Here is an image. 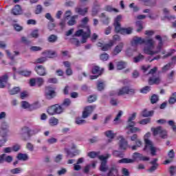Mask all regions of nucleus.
<instances>
[{"label":"nucleus","instance_id":"1","mask_svg":"<svg viewBox=\"0 0 176 176\" xmlns=\"http://www.w3.org/2000/svg\"><path fill=\"white\" fill-rule=\"evenodd\" d=\"M155 39L159 41L158 45L157 46V50L154 51L155 42L153 38L144 39L139 36H134L131 41V45L133 46H137V45H142L144 43L146 46L144 47L143 52L145 54H148L149 56H155L160 53L162 47H163V39L160 35L155 36Z\"/></svg>","mask_w":176,"mask_h":176},{"label":"nucleus","instance_id":"2","mask_svg":"<svg viewBox=\"0 0 176 176\" xmlns=\"http://www.w3.org/2000/svg\"><path fill=\"white\" fill-rule=\"evenodd\" d=\"M41 130L39 129H33L32 131L31 129L28 126H23L21 129L19 131V135L23 141H28L32 136V134L31 133H34V134H37V133H39Z\"/></svg>","mask_w":176,"mask_h":176},{"label":"nucleus","instance_id":"3","mask_svg":"<svg viewBox=\"0 0 176 176\" xmlns=\"http://www.w3.org/2000/svg\"><path fill=\"white\" fill-rule=\"evenodd\" d=\"M148 137H151L150 133H148L144 135L145 146L143 148V151L149 149L151 156H156V147L153 146V142L148 139Z\"/></svg>","mask_w":176,"mask_h":176},{"label":"nucleus","instance_id":"4","mask_svg":"<svg viewBox=\"0 0 176 176\" xmlns=\"http://www.w3.org/2000/svg\"><path fill=\"white\" fill-rule=\"evenodd\" d=\"M47 112L51 116L60 114L64 112V108L62 105L54 104L47 109Z\"/></svg>","mask_w":176,"mask_h":176},{"label":"nucleus","instance_id":"5","mask_svg":"<svg viewBox=\"0 0 176 176\" xmlns=\"http://www.w3.org/2000/svg\"><path fill=\"white\" fill-rule=\"evenodd\" d=\"M151 131H153V135H160L163 140L167 138V131L162 126L151 128Z\"/></svg>","mask_w":176,"mask_h":176},{"label":"nucleus","instance_id":"6","mask_svg":"<svg viewBox=\"0 0 176 176\" xmlns=\"http://www.w3.org/2000/svg\"><path fill=\"white\" fill-rule=\"evenodd\" d=\"M109 157H111V154H107L106 156H104V155L98 156V159L102 162L99 168L100 171H102V173H107V171H108V166L107 165V159H109Z\"/></svg>","mask_w":176,"mask_h":176},{"label":"nucleus","instance_id":"7","mask_svg":"<svg viewBox=\"0 0 176 176\" xmlns=\"http://www.w3.org/2000/svg\"><path fill=\"white\" fill-rule=\"evenodd\" d=\"M142 156V154L140 153H134L132 155L133 159H129V158H122L120 160H118V163L120 164H129V163H134L137 159H139V160H141V157Z\"/></svg>","mask_w":176,"mask_h":176},{"label":"nucleus","instance_id":"8","mask_svg":"<svg viewBox=\"0 0 176 176\" xmlns=\"http://www.w3.org/2000/svg\"><path fill=\"white\" fill-rule=\"evenodd\" d=\"M124 94H135V89L130 88L129 87H123L120 89L118 92V96H124Z\"/></svg>","mask_w":176,"mask_h":176},{"label":"nucleus","instance_id":"9","mask_svg":"<svg viewBox=\"0 0 176 176\" xmlns=\"http://www.w3.org/2000/svg\"><path fill=\"white\" fill-rule=\"evenodd\" d=\"M34 71H36V74L39 75V76H46V75H47L46 67H45L43 65L36 66Z\"/></svg>","mask_w":176,"mask_h":176},{"label":"nucleus","instance_id":"10","mask_svg":"<svg viewBox=\"0 0 176 176\" xmlns=\"http://www.w3.org/2000/svg\"><path fill=\"white\" fill-rule=\"evenodd\" d=\"M9 80V74H5L4 75L0 76V89H5L8 82Z\"/></svg>","mask_w":176,"mask_h":176},{"label":"nucleus","instance_id":"11","mask_svg":"<svg viewBox=\"0 0 176 176\" xmlns=\"http://www.w3.org/2000/svg\"><path fill=\"white\" fill-rule=\"evenodd\" d=\"M45 97L47 100H52L56 97V91L51 87H46Z\"/></svg>","mask_w":176,"mask_h":176},{"label":"nucleus","instance_id":"12","mask_svg":"<svg viewBox=\"0 0 176 176\" xmlns=\"http://www.w3.org/2000/svg\"><path fill=\"white\" fill-rule=\"evenodd\" d=\"M118 140H120L119 143H118L120 149H121L122 151H126V149H127V146L129 145V144L126 141V139H124V138L123 136H119Z\"/></svg>","mask_w":176,"mask_h":176},{"label":"nucleus","instance_id":"13","mask_svg":"<svg viewBox=\"0 0 176 176\" xmlns=\"http://www.w3.org/2000/svg\"><path fill=\"white\" fill-rule=\"evenodd\" d=\"M107 176H119V168L118 166L115 165L111 166V167L109 169Z\"/></svg>","mask_w":176,"mask_h":176},{"label":"nucleus","instance_id":"14","mask_svg":"<svg viewBox=\"0 0 176 176\" xmlns=\"http://www.w3.org/2000/svg\"><path fill=\"white\" fill-rule=\"evenodd\" d=\"M12 14L14 16H20V14H23V10H21V7L20 5H16L11 11Z\"/></svg>","mask_w":176,"mask_h":176},{"label":"nucleus","instance_id":"15","mask_svg":"<svg viewBox=\"0 0 176 176\" xmlns=\"http://www.w3.org/2000/svg\"><path fill=\"white\" fill-rule=\"evenodd\" d=\"M124 46V43H120L113 50V56H118L122 50H123V47Z\"/></svg>","mask_w":176,"mask_h":176},{"label":"nucleus","instance_id":"16","mask_svg":"<svg viewBox=\"0 0 176 176\" xmlns=\"http://www.w3.org/2000/svg\"><path fill=\"white\" fill-rule=\"evenodd\" d=\"M65 152L67 154V157H75V156H76L77 155H79V150H76L74 152H72L71 151H69V149L68 148H65Z\"/></svg>","mask_w":176,"mask_h":176},{"label":"nucleus","instance_id":"17","mask_svg":"<svg viewBox=\"0 0 176 176\" xmlns=\"http://www.w3.org/2000/svg\"><path fill=\"white\" fill-rule=\"evenodd\" d=\"M8 129L9 124L6 122H3L1 124V131L0 132L1 137H5L6 135Z\"/></svg>","mask_w":176,"mask_h":176},{"label":"nucleus","instance_id":"18","mask_svg":"<svg viewBox=\"0 0 176 176\" xmlns=\"http://www.w3.org/2000/svg\"><path fill=\"white\" fill-rule=\"evenodd\" d=\"M89 10V8H82L80 7H76L75 8V12L78 13V14H80V16H86V14L87 13Z\"/></svg>","mask_w":176,"mask_h":176},{"label":"nucleus","instance_id":"19","mask_svg":"<svg viewBox=\"0 0 176 176\" xmlns=\"http://www.w3.org/2000/svg\"><path fill=\"white\" fill-rule=\"evenodd\" d=\"M127 67V62L120 60L117 62L116 67L118 71H122V69H124Z\"/></svg>","mask_w":176,"mask_h":176},{"label":"nucleus","instance_id":"20","mask_svg":"<svg viewBox=\"0 0 176 176\" xmlns=\"http://www.w3.org/2000/svg\"><path fill=\"white\" fill-rule=\"evenodd\" d=\"M87 33H84L82 34V43H86V41L87 39V38H90V34H91V32L90 30V28H89V26H87Z\"/></svg>","mask_w":176,"mask_h":176},{"label":"nucleus","instance_id":"21","mask_svg":"<svg viewBox=\"0 0 176 176\" xmlns=\"http://www.w3.org/2000/svg\"><path fill=\"white\" fill-rule=\"evenodd\" d=\"M104 71V69H100V67L98 66H94L93 68H92V70H91V72L94 75H102V72Z\"/></svg>","mask_w":176,"mask_h":176},{"label":"nucleus","instance_id":"22","mask_svg":"<svg viewBox=\"0 0 176 176\" xmlns=\"http://www.w3.org/2000/svg\"><path fill=\"white\" fill-rule=\"evenodd\" d=\"M113 45H115V42L113 41H110L109 43L104 44L102 47L101 50H102L103 52H107V50H109V49H111V47H112Z\"/></svg>","mask_w":176,"mask_h":176},{"label":"nucleus","instance_id":"23","mask_svg":"<svg viewBox=\"0 0 176 176\" xmlns=\"http://www.w3.org/2000/svg\"><path fill=\"white\" fill-rule=\"evenodd\" d=\"M43 54H46L49 58H54V57H57V52L56 51H45L43 52Z\"/></svg>","mask_w":176,"mask_h":176},{"label":"nucleus","instance_id":"24","mask_svg":"<svg viewBox=\"0 0 176 176\" xmlns=\"http://www.w3.org/2000/svg\"><path fill=\"white\" fill-rule=\"evenodd\" d=\"M153 113H155V111H148L147 109H144L142 112V116L143 118H149L151 116H153Z\"/></svg>","mask_w":176,"mask_h":176},{"label":"nucleus","instance_id":"25","mask_svg":"<svg viewBox=\"0 0 176 176\" xmlns=\"http://www.w3.org/2000/svg\"><path fill=\"white\" fill-rule=\"evenodd\" d=\"M142 146V141L141 139H138L135 141V145L131 146L132 151H137L138 148H141Z\"/></svg>","mask_w":176,"mask_h":176},{"label":"nucleus","instance_id":"26","mask_svg":"<svg viewBox=\"0 0 176 176\" xmlns=\"http://www.w3.org/2000/svg\"><path fill=\"white\" fill-rule=\"evenodd\" d=\"M58 41V36L56 34H51L50 36L47 38V41L50 43H56Z\"/></svg>","mask_w":176,"mask_h":176},{"label":"nucleus","instance_id":"27","mask_svg":"<svg viewBox=\"0 0 176 176\" xmlns=\"http://www.w3.org/2000/svg\"><path fill=\"white\" fill-rule=\"evenodd\" d=\"M133 33V28H122L121 30V34L122 35H130V34Z\"/></svg>","mask_w":176,"mask_h":176},{"label":"nucleus","instance_id":"28","mask_svg":"<svg viewBox=\"0 0 176 176\" xmlns=\"http://www.w3.org/2000/svg\"><path fill=\"white\" fill-rule=\"evenodd\" d=\"M112 155L114 157H120V159H123V157H124V153L119 151H113Z\"/></svg>","mask_w":176,"mask_h":176},{"label":"nucleus","instance_id":"29","mask_svg":"<svg viewBox=\"0 0 176 176\" xmlns=\"http://www.w3.org/2000/svg\"><path fill=\"white\" fill-rule=\"evenodd\" d=\"M16 158L18 160H23V162H25L28 160V155L20 153L17 155Z\"/></svg>","mask_w":176,"mask_h":176},{"label":"nucleus","instance_id":"30","mask_svg":"<svg viewBox=\"0 0 176 176\" xmlns=\"http://www.w3.org/2000/svg\"><path fill=\"white\" fill-rule=\"evenodd\" d=\"M104 10H106V12H114L115 13H119V10L114 8L111 6H106L104 7Z\"/></svg>","mask_w":176,"mask_h":176},{"label":"nucleus","instance_id":"31","mask_svg":"<svg viewBox=\"0 0 176 176\" xmlns=\"http://www.w3.org/2000/svg\"><path fill=\"white\" fill-rule=\"evenodd\" d=\"M79 16L74 15L71 17L70 20L68 21V25H75L76 24V19H78Z\"/></svg>","mask_w":176,"mask_h":176},{"label":"nucleus","instance_id":"32","mask_svg":"<svg viewBox=\"0 0 176 176\" xmlns=\"http://www.w3.org/2000/svg\"><path fill=\"white\" fill-rule=\"evenodd\" d=\"M160 78L157 77L155 78H150L148 80L149 85H159L160 83Z\"/></svg>","mask_w":176,"mask_h":176},{"label":"nucleus","instance_id":"33","mask_svg":"<svg viewBox=\"0 0 176 176\" xmlns=\"http://www.w3.org/2000/svg\"><path fill=\"white\" fill-rule=\"evenodd\" d=\"M176 102V92L172 94L171 96L169 98L168 103L170 105L175 104Z\"/></svg>","mask_w":176,"mask_h":176},{"label":"nucleus","instance_id":"34","mask_svg":"<svg viewBox=\"0 0 176 176\" xmlns=\"http://www.w3.org/2000/svg\"><path fill=\"white\" fill-rule=\"evenodd\" d=\"M129 131L126 132V134H130V133H140L141 132V129L138 127L132 126L131 129H128Z\"/></svg>","mask_w":176,"mask_h":176},{"label":"nucleus","instance_id":"35","mask_svg":"<svg viewBox=\"0 0 176 176\" xmlns=\"http://www.w3.org/2000/svg\"><path fill=\"white\" fill-rule=\"evenodd\" d=\"M75 123L78 125L86 124V120L82 119L80 117H77L76 118Z\"/></svg>","mask_w":176,"mask_h":176},{"label":"nucleus","instance_id":"36","mask_svg":"<svg viewBox=\"0 0 176 176\" xmlns=\"http://www.w3.org/2000/svg\"><path fill=\"white\" fill-rule=\"evenodd\" d=\"M9 93L11 96H14V94L20 93V87H15L12 89L10 90Z\"/></svg>","mask_w":176,"mask_h":176},{"label":"nucleus","instance_id":"37","mask_svg":"<svg viewBox=\"0 0 176 176\" xmlns=\"http://www.w3.org/2000/svg\"><path fill=\"white\" fill-rule=\"evenodd\" d=\"M94 108H96V106H88L85 108L84 111H85L89 115H91L93 111H94Z\"/></svg>","mask_w":176,"mask_h":176},{"label":"nucleus","instance_id":"38","mask_svg":"<svg viewBox=\"0 0 176 176\" xmlns=\"http://www.w3.org/2000/svg\"><path fill=\"white\" fill-rule=\"evenodd\" d=\"M145 58L144 55L140 54L138 56L133 58V62L135 63H140V61H142Z\"/></svg>","mask_w":176,"mask_h":176},{"label":"nucleus","instance_id":"39","mask_svg":"<svg viewBox=\"0 0 176 176\" xmlns=\"http://www.w3.org/2000/svg\"><path fill=\"white\" fill-rule=\"evenodd\" d=\"M145 6H149L150 8H153V6H156V0H147Z\"/></svg>","mask_w":176,"mask_h":176},{"label":"nucleus","instance_id":"40","mask_svg":"<svg viewBox=\"0 0 176 176\" xmlns=\"http://www.w3.org/2000/svg\"><path fill=\"white\" fill-rule=\"evenodd\" d=\"M45 82V80L43 78L38 77L36 78V85H38V87H41Z\"/></svg>","mask_w":176,"mask_h":176},{"label":"nucleus","instance_id":"41","mask_svg":"<svg viewBox=\"0 0 176 176\" xmlns=\"http://www.w3.org/2000/svg\"><path fill=\"white\" fill-rule=\"evenodd\" d=\"M114 27L115 31L117 34L119 32L122 34V30H123V28L121 27L120 23H114Z\"/></svg>","mask_w":176,"mask_h":176},{"label":"nucleus","instance_id":"42","mask_svg":"<svg viewBox=\"0 0 176 176\" xmlns=\"http://www.w3.org/2000/svg\"><path fill=\"white\" fill-rule=\"evenodd\" d=\"M126 123L127 124L126 126V130H129V129H131V127H134V126H135V122L134 121H130L128 120Z\"/></svg>","mask_w":176,"mask_h":176},{"label":"nucleus","instance_id":"43","mask_svg":"<svg viewBox=\"0 0 176 176\" xmlns=\"http://www.w3.org/2000/svg\"><path fill=\"white\" fill-rule=\"evenodd\" d=\"M104 134L106 137H107L108 138H111V140L115 138V134L112 131H107L106 132H104Z\"/></svg>","mask_w":176,"mask_h":176},{"label":"nucleus","instance_id":"44","mask_svg":"<svg viewBox=\"0 0 176 176\" xmlns=\"http://www.w3.org/2000/svg\"><path fill=\"white\" fill-rule=\"evenodd\" d=\"M101 17H102L103 19H102L103 23L105 24L106 25H108V24H109V18L105 16V13H102Z\"/></svg>","mask_w":176,"mask_h":176},{"label":"nucleus","instance_id":"45","mask_svg":"<svg viewBox=\"0 0 176 176\" xmlns=\"http://www.w3.org/2000/svg\"><path fill=\"white\" fill-rule=\"evenodd\" d=\"M100 155V152L91 151L88 153V156L91 157V159H94Z\"/></svg>","mask_w":176,"mask_h":176},{"label":"nucleus","instance_id":"46","mask_svg":"<svg viewBox=\"0 0 176 176\" xmlns=\"http://www.w3.org/2000/svg\"><path fill=\"white\" fill-rule=\"evenodd\" d=\"M57 141L58 140L56 138H50L47 140V142L48 145H53V144L57 143Z\"/></svg>","mask_w":176,"mask_h":176},{"label":"nucleus","instance_id":"47","mask_svg":"<svg viewBox=\"0 0 176 176\" xmlns=\"http://www.w3.org/2000/svg\"><path fill=\"white\" fill-rule=\"evenodd\" d=\"M159 101V96L156 94H153L151 98V104H156Z\"/></svg>","mask_w":176,"mask_h":176},{"label":"nucleus","instance_id":"48","mask_svg":"<svg viewBox=\"0 0 176 176\" xmlns=\"http://www.w3.org/2000/svg\"><path fill=\"white\" fill-rule=\"evenodd\" d=\"M50 124L51 126H57L58 124V119L57 118H51L50 120Z\"/></svg>","mask_w":176,"mask_h":176},{"label":"nucleus","instance_id":"49","mask_svg":"<svg viewBox=\"0 0 176 176\" xmlns=\"http://www.w3.org/2000/svg\"><path fill=\"white\" fill-rule=\"evenodd\" d=\"M47 60V58L46 57H41V58H38L36 60V62L37 64H43V63H45V61Z\"/></svg>","mask_w":176,"mask_h":176},{"label":"nucleus","instance_id":"50","mask_svg":"<svg viewBox=\"0 0 176 176\" xmlns=\"http://www.w3.org/2000/svg\"><path fill=\"white\" fill-rule=\"evenodd\" d=\"M69 105H71V99H65L62 103V107H69Z\"/></svg>","mask_w":176,"mask_h":176},{"label":"nucleus","instance_id":"51","mask_svg":"<svg viewBox=\"0 0 176 176\" xmlns=\"http://www.w3.org/2000/svg\"><path fill=\"white\" fill-rule=\"evenodd\" d=\"M97 100V96L96 95H91L88 97V102L91 104V102H94V101Z\"/></svg>","mask_w":176,"mask_h":176},{"label":"nucleus","instance_id":"52","mask_svg":"<svg viewBox=\"0 0 176 176\" xmlns=\"http://www.w3.org/2000/svg\"><path fill=\"white\" fill-rule=\"evenodd\" d=\"M157 167H159V164L153 165L147 170V171H148V173H155V171L157 170Z\"/></svg>","mask_w":176,"mask_h":176},{"label":"nucleus","instance_id":"53","mask_svg":"<svg viewBox=\"0 0 176 176\" xmlns=\"http://www.w3.org/2000/svg\"><path fill=\"white\" fill-rule=\"evenodd\" d=\"M72 43H73V45H75V46H80V41H79L78 40V38H72L70 39Z\"/></svg>","mask_w":176,"mask_h":176},{"label":"nucleus","instance_id":"54","mask_svg":"<svg viewBox=\"0 0 176 176\" xmlns=\"http://www.w3.org/2000/svg\"><path fill=\"white\" fill-rule=\"evenodd\" d=\"M136 27H138L137 32H141L144 27H142V23L141 21L136 22Z\"/></svg>","mask_w":176,"mask_h":176},{"label":"nucleus","instance_id":"55","mask_svg":"<svg viewBox=\"0 0 176 176\" xmlns=\"http://www.w3.org/2000/svg\"><path fill=\"white\" fill-rule=\"evenodd\" d=\"M139 123L140 124H143V125L148 124V123H151V118H144L140 120Z\"/></svg>","mask_w":176,"mask_h":176},{"label":"nucleus","instance_id":"56","mask_svg":"<svg viewBox=\"0 0 176 176\" xmlns=\"http://www.w3.org/2000/svg\"><path fill=\"white\" fill-rule=\"evenodd\" d=\"M42 10H43V8H42V6L37 5L35 10L36 14H41L42 13Z\"/></svg>","mask_w":176,"mask_h":176},{"label":"nucleus","instance_id":"57","mask_svg":"<svg viewBox=\"0 0 176 176\" xmlns=\"http://www.w3.org/2000/svg\"><path fill=\"white\" fill-rule=\"evenodd\" d=\"M173 65V63H169L165 66L162 67L163 72H166V71H168L171 68V66Z\"/></svg>","mask_w":176,"mask_h":176},{"label":"nucleus","instance_id":"58","mask_svg":"<svg viewBox=\"0 0 176 176\" xmlns=\"http://www.w3.org/2000/svg\"><path fill=\"white\" fill-rule=\"evenodd\" d=\"M19 74L22 75L23 76H30V75H31V72L23 70V71L19 72Z\"/></svg>","mask_w":176,"mask_h":176},{"label":"nucleus","instance_id":"59","mask_svg":"<svg viewBox=\"0 0 176 176\" xmlns=\"http://www.w3.org/2000/svg\"><path fill=\"white\" fill-rule=\"evenodd\" d=\"M169 172L171 176H174L176 174V166H172L170 167Z\"/></svg>","mask_w":176,"mask_h":176},{"label":"nucleus","instance_id":"60","mask_svg":"<svg viewBox=\"0 0 176 176\" xmlns=\"http://www.w3.org/2000/svg\"><path fill=\"white\" fill-rule=\"evenodd\" d=\"M63 160V155L58 154L54 158V162L56 163H60Z\"/></svg>","mask_w":176,"mask_h":176},{"label":"nucleus","instance_id":"61","mask_svg":"<svg viewBox=\"0 0 176 176\" xmlns=\"http://www.w3.org/2000/svg\"><path fill=\"white\" fill-rule=\"evenodd\" d=\"M11 174H20L21 173V168H16L10 170Z\"/></svg>","mask_w":176,"mask_h":176},{"label":"nucleus","instance_id":"62","mask_svg":"<svg viewBox=\"0 0 176 176\" xmlns=\"http://www.w3.org/2000/svg\"><path fill=\"white\" fill-rule=\"evenodd\" d=\"M100 60H102V61H107L108 60V58H109V55H108V54H103L100 55Z\"/></svg>","mask_w":176,"mask_h":176},{"label":"nucleus","instance_id":"63","mask_svg":"<svg viewBox=\"0 0 176 176\" xmlns=\"http://www.w3.org/2000/svg\"><path fill=\"white\" fill-rule=\"evenodd\" d=\"M168 124H169V126H171L172 129L173 130V131H176V125H175V122H174V121L169 120L168 122Z\"/></svg>","mask_w":176,"mask_h":176},{"label":"nucleus","instance_id":"64","mask_svg":"<svg viewBox=\"0 0 176 176\" xmlns=\"http://www.w3.org/2000/svg\"><path fill=\"white\" fill-rule=\"evenodd\" d=\"M97 87H98V91H102V90H104V82H99L98 83Z\"/></svg>","mask_w":176,"mask_h":176}]
</instances>
